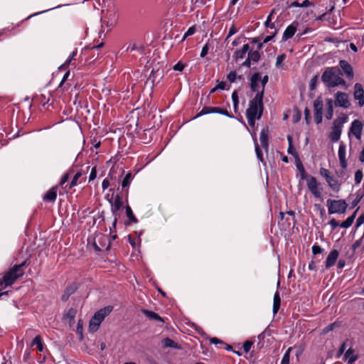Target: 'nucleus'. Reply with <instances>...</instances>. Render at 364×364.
Segmentation results:
<instances>
[{"instance_id": "27", "label": "nucleus", "mask_w": 364, "mask_h": 364, "mask_svg": "<svg viewBox=\"0 0 364 364\" xmlns=\"http://www.w3.org/2000/svg\"><path fill=\"white\" fill-rule=\"evenodd\" d=\"M142 312L149 319L156 320V321H163L162 318L154 311H149L146 309H143Z\"/></svg>"}, {"instance_id": "6", "label": "nucleus", "mask_w": 364, "mask_h": 364, "mask_svg": "<svg viewBox=\"0 0 364 364\" xmlns=\"http://www.w3.org/2000/svg\"><path fill=\"white\" fill-rule=\"evenodd\" d=\"M301 178L303 180H306L307 187L311 192V193L317 198H321V193L318 189V182L316 178L311 175H308L305 171V168H302L299 171Z\"/></svg>"}, {"instance_id": "33", "label": "nucleus", "mask_w": 364, "mask_h": 364, "mask_svg": "<svg viewBox=\"0 0 364 364\" xmlns=\"http://www.w3.org/2000/svg\"><path fill=\"white\" fill-rule=\"evenodd\" d=\"M280 302H281V299H280L279 294L278 291H276L274 295V304H273V311L274 314H276L278 311L279 306H280Z\"/></svg>"}, {"instance_id": "3", "label": "nucleus", "mask_w": 364, "mask_h": 364, "mask_svg": "<svg viewBox=\"0 0 364 364\" xmlns=\"http://www.w3.org/2000/svg\"><path fill=\"white\" fill-rule=\"evenodd\" d=\"M26 265V262H23L20 264L15 265L9 272H7L0 281V287L3 285L9 287L12 285L18 278L21 277L24 274V270L23 267Z\"/></svg>"}, {"instance_id": "9", "label": "nucleus", "mask_w": 364, "mask_h": 364, "mask_svg": "<svg viewBox=\"0 0 364 364\" xmlns=\"http://www.w3.org/2000/svg\"><path fill=\"white\" fill-rule=\"evenodd\" d=\"M363 128V124L358 119H355L352 122L348 136L349 138L353 135L356 139L360 140L362 136V131Z\"/></svg>"}, {"instance_id": "16", "label": "nucleus", "mask_w": 364, "mask_h": 364, "mask_svg": "<svg viewBox=\"0 0 364 364\" xmlns=\"http://www.w3.org/2000/svg\"><path fill=\"white\" fill-rule=\"evenodd\" d=\"M250 81L251 90L257 92V94H259V90H261V74L259 73H255L252 76Z\"/></svg>"}, {"instance_id": "45", "label": "nucleus", "mask_w": 364, "mask_h": 364, "mask_svg": "<svg viewBox=\"0 0 364 364\" xmlns=\"http://www.w3.org/2000/svg\"><path fill=\"white\" fill-rule=\"evenodd\" d=\"M212 113V107H204L201 111L196 115V117H198L205 114Z\"/></svg>"}, {"instance_id": "18", "label": "nucleus", "mask_w": 364, "mask_h": 364, "mask_svg": "<svg viewBox=\"0 0 364 364\" xmlns=\"http://www.w3.org/2000/svg\"><path fill=\"white\" fill-rule=\"evenodd\" d=\"M338 256H339V252L337 250H331L329 252V254L328 255L326 262H325L326 268L328 269V268L333 267L336 264V262L338 258Z\"/></svg>"}, {"instance_id": "23", "label": "nucleus", "mask_w": 364, "mask_h": 364, "mask_svg": "<svg viewBox=\"0 0 364 364\" xmlns=\"http://www.w3.org/2000/svg\"><path fill=\"white\" fill-rule=\"evenodd\" d=\"M344 359L348 361V364H353L358 359V355L355 353L354 349L348 348L344 355Z\"/></svg>"}, {"instance_id": "40", "label": "nucleus", "mask_w": 364, "mask_h": 364, "mask_svg": "<svg viewBox=\"0 0 364 364\" xmlns=\"http://www.w3.org/2000/svg\"><path fill=\"white\" fill-rule=\"evenodd\" d=\"M254 140H255V152H256L257 156L259 161H263L262 153L259 147V145H258V143L257 141V138L255 137Z\"/></svg>"}, {"instance_id": "53", "label": "nucleus", "mask_w": 364, "mask_h": 364, "mask_svg": "<svg viewBox=\"0 0 364 364\" xmlns=\"http://www.w3.org/2000/svg\"><path fill=\"white\" fill-rule=\"evenodd\" d=\"M252 344H253L252 342H251L250 341H246L244 343L243 346H242L244 351L245 353H248L250 350V349L252 346Z\"/></svg>"}, {"instance_id": "43", "label": "nucleus", "mask_w": 364, "mask_h": 364, "mask_svg": "<svg viewBox=\"0 0 364 364\" xmlns=\"http://www.w3.org/2000/svg\"><path fill=\"white\" fill-rule=\"evenodd\" d=\"M73 171L72 170L68 171L66 173H65L62 178H61V181L60 182V185L61 186H63L69 180L70 178V174L73 173Z\"/></svg>"}, {"instance_id": "29", "label": "nucleus", "mask_w": 364, "mask_h": 364, "mask_svg": "<svg viewBox=\"0 0 364 364\" xmlns=\"http://www.w3.org/2000/svg\"><path fill=\"white\" fill-rule=\"evenodd\" d=\"M287 139H288V142H289V147H288V149H287V152L288 154L292 155L293 156L296 158H298L299 156H298V154L296 151V149H294V147L293 146V144H292V137L290 136V135H288L287 136Z\"/></svg>"}, {"instance_id": "1", "label": "nucleus", "mask_w": 364, "mask_h": 364, "mask_svg": "<svg viewBox=\"0 0 364 364\" xmlns=\"http://www.w3.org/2000/svg\"><path fill=\"white\" fill-rule=\"evenodd\" d=\"M263 96L262 93L256 94L255 97L250 101L249 107L246 110V117L249 126L254 129L255 121L259 119L263 113Z\"/></svg>"}, {"instance_id": "60", "label": "nucleus", "mask_w": 364, "mask_h": 364, "mask_svg": "<svg viewBox=\"0 0 364 364\" xmlns=\"http://www.w3.org/2000/svg\"><path fill=\"white\" fill-rule=\"evenodd\" d=\"M196 27L194 26H191L190 28H188V29L187 30V31L185 33H186V36H190L193 35L196 33Z\"/></svg>"}, {"instance_id": "36", "label": "nucleus", "mask_w": 364, "mask_h": 364, "mask_svg": "<svg viewBox=\"0 0 364 364\" xmlns=\"http://www.w3.org/2000/svg\"><path fill=\"white\" fill-rule=\"evenodd\" d=\"M212 113H218L220 114L225 116H227L228 117H232V116L229 114L228 111L227 109L217 107H212Z\"/></svg>"}, {"instance_id": "64", "label": "nucleus", "mask_w": 364, "mask_h": 364, "mask_svg": "<svg viewBox=\"0 0 364 364\" xmlns=\"http://www.w3.org/2000/svg\"><path fill=\"white\" fill-rule=\"evenodd\" d=\"M346 348V343H343L338 350V357L341 356L344 353Z\"/></svg>"}, {"instance_id": "4", "label": "nucleus", "mask_w": 364, "mask_h": 364, "mask_svg": "<svg viewBox=\"0 0 364 364\" xmlns=\"http://www.w3.org/2000/svg\"><path fill=\"white\" fill-rule=\"evenodd\" d=\"M112 311V307L109 306L104 307L97 311L90 321L88 327L89 331L91 333L96 332L99 329L101 323L104 321L105 317L111 313Z\"/></svg>"}, {"instance_id": "2", "label": "nucleus", "mask_w": 364, "mask_h": 364, "mask_svg": "<svg viewBox=\"0 0 364 364\" xmlns=\"http://www.w3.org/2000/svg\"><path fill=\"white\" fill-rule=\"evenodd\" d=\"M321 80L329 87L346 85L345 80L342 78V73L338 67L326 69L321 76Z\"/></svg>"}, {"instance_id": "5", "label": "nucleus", "mask_w": 364, "mask_h": 364, "mask_svg": "<svg viewBox=\"0 0 364 364\" xmlns=\"http://www.w3.org/2000/svg\"><path fill=\"white\" fill-rule=\"evenodd\" d=\"M319 174L325 179L328 186L332 191L335 193L340 192L343 183L336 178L328 169L323 167L320 168Z\"/></svg>"}, {"instance_id": "25", "label": "nucleus", "mask_w": 364, "mask_h": 364, "mask_svg": "<svg viewBox=\"0 0 364 364\" xmlns=\"http://www.w3.org/2000/svg\"><path fill=\"white\" fill-rule=\"evenodd\" d=\"M269 133L267 129H262L260 132L259 140L262 146L266 150L268 149Z\"/></svg>"}, {"instance_id": "14", "label": "nucleus", "mask_w": 364, "mask_h": 364, "mask_svg": "<svg viewBox=\"0 0 364 364\" xmlns=\"http://www.w3.org/2000/svg\"><path fill=\"white\" fill-rule=\"evenodd\" d=\"M354 99L358 101L360 107L364 105V90L360 83H355L353 92Z\"/></svg>"}, {"instance_id": "19", "label": "nucleus", "mask_w": 364, "mask_h": 364, "mask_svg": "<svg viewBox=\"0 0 364 364\" xmlns=\"http://www.w3.org/2000/svg\"><path fill=\"white\" fill-rule=\"evenodd\" d=\"M123 202L122 197L117 196L113 201L111 202V210L114 215H117V213L122 208Z\"/></svg>"}, {"instance_id": "30", "label": "nucleus", "mask_w": 364, "mask_h": 364, "mask_svg": "<svg viewBox=\"0 0 364 364\" xmlns=\"http://www.w3.org/2000/svg\"><path fill=\"white\" fill-rule=\"evenodd\" d=\"M107 238L105 235H97L96 237L95 238V242H94V247H95V249L97 250V251H102L104 248H107L106 245H102V247H100L97 245V242H100L102 240H106Z\"/></svg>"}, {"instance_id": "12", "label": "nucleus", "mask_w": 364, "mask_h": 364, "mask_svg": "<svg viewBox=\"0 0 364 364\" xmlns=\"http://www.w3.org/2000/svg\"><path fill=\"white\" fill-rule=\"evenodd\" d=\"M338 156L341 167L343 169H346L348 166V161L346 158V146L343 141H341L339 144Z\"/></svg>"}, {"instance_id": "63", "label": "nucleus", "mask_w": 364, "mask_h": 364, "mask_svg": "<svg viewBox=\"0 0 364 364\" xmlns=\"http://www.w3.org/2000/svg\"><path fill=\"white\" fill-rule=\"evenodd\" d=\"M109 186V181L107 178H105L102 183V188L103 191L108 188Z\"/></svg>"}, {"instance_id": "56", "label": "nucleus", "mask_w": 364, "mask_h": 364, "mask_svg": "<svg viewBox=\"0 0 364 364\" xmlns=\"http://www.w3.org/2000/svg\"><path fill=\"white\" fill-rule=\"evenodd\" d=\"M328 224L331 225L333 230H335L338 226H340V223L334 218L330 220Z\"/></svg>"}, {"instance_id": "15", "label": "nucleus", "mask_w": 364, "mask_h": 364, "mask_svg": "<svg viewBox=\"0 0 364 364\" xmlns=\"http://www.w3.org/2000/svg\"><path fill=\"white\" fill-rule=\"evenodd\" d=\"M260 58V55L258 51L257 50H250L248 51L247 58L246 60L242 63V65L245 67H250L252 63H256L257 62Z\"/></svg>"}, {"instance_id": "42", "label": "nucleus", "mask_w": 364, "mask_h": 364, "mask_svg": "<svg viewBox=\"0 0 364 364\" xmlns=\"http://www.w3.org/2000/svg\"><path fill=\"white\" fill-rule=\"evenodd\" d=\"M210 47L213 48V46L209 43V42H207L203 47L200 56L201 58H204L205 56H206L207 54L208 53Z\"/></svg>"}, {"instance_id": "55", "label": "nucleus", "mask_w": 364, "mask_h": 364, "mask_svg": "<svg viewBox=\"0 0 364 364\" xmlns=\"http://www.w3.org/2000/svg\"><path fill=\"white\" fill-rule=\"evenodd\" d=\"M238 31V29L235 27V26L232 25L228 31V34L227 36L226 40L229 38L230 36H233Z\"/></svg>"}, {"instance_id": "62", "label": "nucleus", "mask_w": 364, "mask_h": 364, "mask_svg": "<svg viewBox=\"0 0 364 364\" xmlns=\"http://www.w3.org/2000/svg\"><path fill=\"white\" fill-rule=\"evenodd\" d=\"M82 326H83V323H82V321L81 319H80L77 322V332L82 334Z\"/></svg>"}, {"instance_id": "11", "label": "nucleus", "mask_w": 364, "mask_h": 364, "mask_svg": "<svg viewBox=\"0 0 364 364\" xmlns=\"http://www.w3.org/2000/svg\"><path fill=\"white\" fill-rule=\"evenodd\" d=\"M335 105L343 108H348L350 105L348 95L342 92H338L336 94Z\"/></svg>"}, {"instance_id": "37", "label": "nucleus", "mask_w": 364, "mask_h": 364, "mask_svg": "<svg viewBox=\"0 0 364 364\" xmlns=\"http://www.w3.org/2000/svg\"><path fill=\"white\" fill-rule=\"evenodd\" d=\"M292 350V348H289L285 352L284 355L281 361V364H289L290 361V353Z\"/></svg>"}, {"instance_id": "48", "label": "nucleus", "mask_w": 364, "mask_h": 364, "mask_svg": "<svg viewBox=\"0 0 364 364\" xmlns=\"http://www.w3.org/2000/svg\"><path fill=\"white\" fill-rule=\"evenodd\" d=\"M338 326V325L336 322L327 326L323 329V333H328V332L333 331Z\"/></svg>"}, {"instance_id": "34", "label": "nucleus", "mask_w": 364, "mask_h": 364, "mask_svg": "<svg viewBox=\"0 0 364 364\" xmlns=\"http://www.w3.org/2000/svg\"><path fill=\"white\" fill-rule=\"evenodd\" d=\"M133 178H134V176H132V174L131 173H127L122 182V188H129Z\"/></svg>"}, {"instance_id": "51", "label": "nucleus", "mask_w": 364, "mask_h": 364, "mask_svg": "<svg viewBox=\"0 0 364 364\" xmlns=\"http://www.w3.org/2000/svg\"><path fill=\"white\" fill-rule=\"evenodd\" d=\"M77 55V50H75L72 52V53L70 55V56L68 57V58L66 60V61L65 62V63L63 65V66L65 67V66H68L70 62L73 60V59L74 58V57Z\"/></svg>"}, {"instance_id": "54", "label": "nucleus", "mask_w": 364, "mask_h": 364, "mask_svg": "<svg viewBox=\"0 0 364 364\" xmlns=\"http://www.w3.org/2000/svg\"><path fill=\"white\" fill-rule=\"evenodd\" d=\"M97 177V168L94 166L92 168L90 176H89V181H92L95 180Z\"/></svg>"}, {"instance_id": "44", "label": "nucleus", "mask_w": 364, "mask_h": 364, "mask_svg": "<svg viewBox=\"0 0 364 364\" xmlns=\"http://www.w3.org/2000/svg\"><path fill=\"white\" fill-rule=\"evenodd\" d=\"M264 25L267 28H271V29H274L275 28V25H274V23L272 21V14H270L265 22H264Z\"/></svg>"}, {"instance_id": "58", "label": "nucleus", "mask_w": 364, "mask_h": 364, "mask_svg": "<svg viewBox=\"0 0 364 364\" xmlns=\"http://www.w3.org/2000/svg\"><path fill=\"white\" fill-rule=\"evenodd\" d=\"M184 68V64L181 62H178L173 66V70L177 71H182L183 70Z\"/></svg>"}, {"instance_id": "32", "label": "nucleus", "mask_w": 364, "mask_h": 364, "mask_svg": "<svg viewBox=\"0 0 364 364\" xmlns=\"http://www.w3.org/2000/svg\"><path fill=\"white\" fill-rule=\"evenodd\" d=\"M312 5V3L309 0H304L301 3L297 1H292L290 4V7H309Z\"/></svg>"}, {"instance_id": "49", "label": "nucleus", "mask_w": 364, "mask_h": 364, "mask_svg": "<svg viewBox=\"0 0 364 364\" xmlns=\"http://www.w3.org/2000/svg\"><path fill=\"white\" fill-rule=\"evenodd\" d=\"M227 89V85L225 82L222 81V82H220L218 85L214 87L213 89H212L211 90V93L214 92L216 90H226Z\"/></svg>"}, {"instance_id": "7", "label": "nucleus", "mask_w": 364, "mask_h": 364, "mask_svg": "<svg viewBox=\"0 0 364 364\" xmlns=\"http://www.w3.org/2000/svg\"><path fill=\"white\" fill-rule=\"evenodd\" d=\"M328 211L330 215L331 214H342L346 211L348 204L345 200H331L328 199L326 201Z\"/></svg>"}, {"instance_id": "20", "label": "nucleus", "mask_w": 364, "mask_h": 364, "mask_svg": "<svg viewBox=\"0 0 364 364\" xmlns=\"http://www.w3.org/2000/svg\"><path fill=\"white\" fill-rule=\"evenodd\" d=\"M339 65L348 78L352 79L353 77V68L347 61L341 60L339 63Z\"/></svg>"}, {"instance_id": "22", "label": "nucleus", "mask_w": 364, "mask_h": 364, "mask_svg": "<svg viewBox=\"0 0 364 364\" xmlns=\"http://www.w3.org/2000/svg\"><path fill=\"white\" fill-rule=\"evenodd\" d=\"M57 186L51 188L44 196L43 200L53 203L57 198Z\"/></svg>"}, {"instance_id": "41", "label": "nucleus", "mask_w": 364, "mask_h": 364, "mask_svg": "<svg viewBox=\"0 0 364 364\" xmlns=\"http://www.w3.org/2000/svg\"><path fill=\"white\" fill-rule=\"evenodd\" d=\"M286 58H287V55L284 53L278 55L277 58L276 64H275L276 67L282 68H283L282 63L286 59Z\"/></svg>"}, {"instance_id": "61", "label": "nucleus", "mask_w": 364, "mask_h": 364, "mask_svg": "<svg viewBox=\"0 0 364 364\" xmlns=\"http://www.w3.org/2000/svg\"><path fill=\"white\" fill-rule=\"evenodd\" d=\"M276 33H277V31H275L272 35L267 36L263 40V43H267L271 41L275 36Z\"/></svg>"}, {"instance_id": "50", "label": "nucleus", "mask_w": 364, "mask_h": 364, "mask_svg": "<svg viewBox=\"0 0 364 364\" xmlns=\"http://www.w3.org/2000/svg\"><path fill=\"white\" fill-rule=\"evenodd\" d=\"M237 73L235 71H231L227 76V78L230 82H234L237 79Z\"/></svg>"}, {"instance_id": "59", "label": "nucleus", "mask_w": 364, "mask_h": 364, "mask_svg": "<svg viewBox=\"0 0 364 364\" xmlns=\"http://www.w3.org/2000/svg\"><path fill=\"white\" fill-rule=\"evenodd\" d=\"M364 223V213L361 214L356 220V227H360Z\"/></svg>"}, {"instance_id": "24", "label": "nucleus", "mask_w": 364, "mask_h": 364, "mask_svg": "<svg viewBox=\"0 0 364 364\" xmlns=\"http://www.w3.org/2000/svg\"><path fill=\"white\" fill-rule=\"evenodd\" d=\"M333 114V101L332 99L326 100V113L325 117L327 119H331Z\"/></svg>"}, {"instance_id": "26", "label": "nucleus", "mask_w": 364, "mask_h": 364, "mask_svg": "<svg viewBox=\"0 0 364 364\" xmlns=\"http://www.w3.org/2000/svg\"><path fill=\"white\" fill-rule=\"evenodd\" d=\"M69 75H70V71L68 70L65 73V75H64L58 89H57V91L62 90L63 92H65V91H68L69 90V88L70 87V85H68V83L67 84L65 83V81L68 80Z\"/></svg>"}, {"instance_id": "21", "label": "nucleus", "mask_w": 364, "mask_h": 364, "mask_svg": "<svg viewBox=\"0 0 364 364\" xmlns=\"http://www.w3.org/2000/svg\"><path fill=\"white\" fill-rule=\"evenodd\" d=\"M250 50V46L248 44L243 45L242 48L241 49L237 50L233 55V58L236 61H238L240 60L243 59L247 53Z\"/></svg>"}, {"instance_id": "35", "label": "nucleus", "mask_w": 364, "mask_h": 364, "mask_svg": "<svg viewBox=\"0 0 364 364\" xmlns=\"http://www.w3.org/2000/svg\"><path fill=\"white\" fill-rule=\"evenodd\" d=\"M82 176V171H77L73 176L71 182L68 185V188L71 189L73 187L77 186L78 179Z\"/></svg>"}, {"instance_id": "17", "label": "nucleus", "mask_w": 364, "mask_h": 364, "mask_svg": "<svg viewBox=\"0 0 364 364\" xmlns=\"http://www.w3.org/2000/svg\"><path fill=\"white\" fill-rule=\"evenodd\" d=\"M31 347H36L37 350V353H44L47 352V349L45 346V344L43 341V338L41 336L38 335L35 336L33 341L31 343Z\"/></svg>"}, {"instance_id": "28", "label": "nucleus", "mask_w": 364, "mask_h": 364, "mask_svg": "<svg viewBox=\"0 0 364 364\" xmlns=\"http://www.w3.org/2000/svg\"><path fill=\"white\" fill-rule=\"evenodd\" d=\"M162 346L164 348H172L175 349L179 348V346L177 343L174 342L169 338H166L162 341Z\"/></svg>"}, {"instance_id": "38", "label": "nucleus", "mask_w": 364, "mask_h": 364, "mask_svg": "<svg viewBox=\"0 0 364 364\" xmlns=\"http://www.w3.org/2000/svg\"><path fill=\"white\" fill-rule=\"evenodd\" d=\"M126 214L130 221L134 222V223L137 221L136 218H135V216L133 214L132 208L129 205H127L126 207Z\"/></svg>"}, {"instance_id": "47", "label": "nucleus", "mask_w": 364, "mask_h": 364, "mask_svg": "<svg viewBox=\"0 0 364 364\" xmlns=\"http://www.w3.org/2000/svg\"><path fill=\"white\" fill-rule=\"evenodd\" d=\"M38 354L39 355L38 358H37L38 362L40 364H43L47 359V356H46L47 352L38 353Z\"/></svg>"}, {"instance_id": "8", "label": "nucleus", "mask_w": 364, "mask_h": 364, "mask_svg": "<svg viewBox=\"0 0 364 364\" xmlns=\"http://www.w3.org/2000/svg\"><path fill=\"white\" fill-rule=\"evenodd\" d=\"M346 121V117L336 119L333 121L332 130L329 134V139L332 142H337L341 138L343 124Z\"/></svg>"}, {"instance_id": "52", "label": "nucleus", "mask_w": 364, "mask_h": 364, "mask_svg": "<svg viewBox=\"0 0 364 364\" xmlns=\"http://www.w3.org/2000/svg\"><path fill=\"white\" fill-rule=\"evenodd\" d=\"M77 55V50H75L72 52V53L70 55V56L68 57V58L66 60V61L65 62V63L63 65V66L65 67V66H68L70 62L73 60V59L74 58V57Z\"/></svg>"}, {"instance_id": "13", "label": "nucleus", "mask_w": 364, "mask_h": 364, "mask_svg": "<svg viewBox=\"0 0 364 364\" xmlns=\"http://www.w3.org/2000/svg\"><path fill=\"white\" fill-rule=\"evenodd\" d=\"M298 26L299 23L297 21H293L289 25L283 33L282 41H287L291 38L296 33Z\"/></svg>"}, {"instance_id": "31", "label": "nucleus", "mask_w": 364, "mask_h": 364, "mask_svg": "<svg viewBox=\"0 0 364 364\" xmlns=\"http://www.w3.org/2000/svg\"><path fill=\"white\" fill-rule=\"evenodd\" d=\"M355 214H356V211L354 212V213L351 216L348 217L345 221L341 223L340 224V227H341L343 228H350L352 225V224L353 223V221L355 218Z\"/></svg>"}, {"instance_id": "10", "label": "nucleus", "mask_w": 364, "mask_h": 364, "mask_svg": "<svg viewBox=\"0 0 364 364\" xmlns=\"http://www.w3.org/2000/svg\"><path fill=\"white\" fill-rule=\"evenodd\" d=\"M323 103L321 98L318 97L314 102V119L317 124L322 122Z\"/></svg>"}, {"instance_id": "46", "label": "nucleus", "mask_w": 364, "mask_h": 364, "mask_svg": "<svg viewBox=\"0 0 364 364\" xmlns=\"http://www.w3.org/2000/svg\"><path fill=\"white\" fill-rule=\"evenodd\" d=\"M267 82H268V76L267 75L264 76L262 78L261 77V81H260L261 90H259V93H260V92L262 93V96L264 95V87Z\"/></svg>"}, {"instance_id": "39", "label": "nucleus", "mask_w": 364, "mask_h": 364, "mask_svg": "<svg viewBox=\"0 0 364 364\" xmlns=\"http://www.w3.org/2000/svg\"><path fill=\"white\" fill-rule=\"evenodd\" d=\"M363 173L361 170H357L355 173V184L359 185L363 179Z\"/></svg>"}, {"instance_id": "57", "label": "nucleus", "mask_w": 364, "mask_h": 364, "mask_svg": "<svg viewBox=\"0 0 364 364\" xmlns=\"http://www.w3.org/2000/svg\"><path fill=\"white\" fill-rule=\"evenodd\" d=\"M322 250H323L322 248L319 245H314L312 247V252L314 255L320 254L322 252Z\"/></svg>"}]
</instances>
